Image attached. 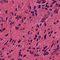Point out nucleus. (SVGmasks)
I'll return each mask as SVG.
<instances>
[{
	"label": "nucleus",
	"instance_id": "obj_4",
	"mask_svg": "<svg viewBox=\"0 0 60 60\" xmlns=\"http://www.w3.org/2000/svg\"><path fill=\"white\" fill-rule=\"evenodd\" d=\"M58 10H56V12L55 13V14H57V13H58Z\"/></svg>",
	"mask_w": 60,
	"mask_h": 60
},
{
	"label": "nucleus",
	"instance_id": "obj_41",
	"mask_svg": "<svg viewBox=\"0 0 60 60\" xmlns=\"http://www.w3.org/2000/svg\"><path fill=\"white\" fill-rule=\"evenodd\" d=\"M45 7H48V5H46V6H45Z\"/></svg>",
	"mask_w": 60,
	"mask_h": 60
},
{
	"label": "nucleus",
	"instance_id": "obj_44",
	"mask_svg": "<svg viewBox=\"0 0 60 60\" xmlns=\"http://www.w3.org/2000/svg\"><path fill=\"white\" fill-rule=\"evenodd\" d=\"M2 49L3 50H4V48H2Z\"/></svg>",
	"mask_w": 60,
	"mask_h": 60
},
{
	"label": "nucleus",
	"instance_id": "obj_13",
	"mask_svg": "<svg viewBox=\"0 0 60 60\" xmlns=\"http://www.w3.org/2000/svg\"><path fill=\"white\" fill-rule=\"evenodd\" d=\"M53 45H54V43H53L51 46V48H52L53 47Z\"/></svg>",
	"mask_w": 60,
	"mask_h": 60
},
{
	"label": "nucleus",
	"instance_id": "obj_64",
	"mask_svg": "<svg viewBox=\"0 0 60 60\" xmlns=\"http://www.w3.org/2000/svg\"><path fill=\"white\" fill-rule=\"evenodd\" d=\"M38 46V44H36V46Z\"/></svg>",
	"mask_w": 60,
	"mask_h": 60
},
{
	"label": "nucleus",
	"instance_id": "obj_59",
	"mask_svg": "<svg viewBox=\"0 0 60 60\" xmlns=\"http://www.w3.org/2000/svg\"><path fill=\"white\" fill-rule=\"evenodd\" d=\"M38 35H39V32H38Z\"/></svg>",
	"mask_w": 60,
	"mask_h": 60
},
{
	"label": "nucleus",
	"instance_id": "obj_62",
	"mask_svg": "<svg viewBox=\"0 0 60 60\" xmlns=\"http://www.w3.org/2000/svg\"><path fill=\"white\" fill-rule=\"evenodd\" d=\"M26 19V17H24V19L25 20V19Z\"/></svg>",
	"mask_w": 60,
	"mask_h": 60
},
{
	"label": "nucleus",
	"instance_id": "obj_2",
	"mask_svg": "<svg viewBox=\"0 0 60 60\" xmlns=\"http://www.w3.org/2000/svg\"><path fill=\"white\" fill-rule=\"evenodd\" d=\"M45 55L48 56V55H49V53L48 52H46L45 53Z\"/></svg>",
	"mask_w": 60,
	"mask_h": 60
},
{
	"label": "nucleus",
	"instance_id": "obj_17",
	"mask_svg": "<svg viewBox=\"0 0 60 60\" xmlns=\"http://www.w3.org/2000/svg\"><path fill=\"white\" fill-rule=\"evenodd\" d=\"M19 18H20V19H21V16H20H20H19Z\"/></svg>",
	"mask_w": 60,
	"mask_h": 60
},
{
	"label": "nucleus",
	"instance_id": "obj_52",
	"mask_svg": "<svg viewBox=\"0 0 60 60\" xmlns=\"http://www.w3.org/2000/svg\"><path fill=\"white\" fill-rule=\"evenodd\" d=\"M58 41H57V43H58Z\"/></svg>",
	"mask_w": 60,
	"mask_h": 60
},
{
	"label": "nucleus",
	"instance_id": "obj_28",
	"mask_svg": "<svg viewBox=\"0 0 60 60\" xmlns=\"http://www.w3.org/2000/svg\"><path fill=\"white\" fill-rule=\"evenodd\" d=\"M52 7L53 6L52 5H51L50 6V7Z\"/></svg>",
	"mask_w": 60,
	"mask_h": 60
},
{
	"label": "nucleus",
	"instance_id": "obj_43",
	"mask_svg": "<svg viewBox=\"0 0 60 60\" xmlns=\"http://www.w3.org/2000/svg\"><path fill=\"white\" fill-rule=\"evenodd\" d=\"M45 19V18H44V19H43V18L42 19L43 20V21H44V20Z\"/></svg>",
	"mask_w": 60,
	"mask_h": 60
},
{
	"label": "nucleus",
	"instance_id": "obj_24",
	"mask_svg": "<svg viewBox=\"0 0 60 60\" xmlns=\"http://www.w3.org/2000/svg\"><path fill=\"white\" fill-rule=\"evenodd\" d=\"M19 54H21V51L19 52Z\"/></svg>",
	"mask_w": 60,
	"mask_h": 60
},
{
	"label": "nucleus",
	"instance_id": "obj_57",
	"mask_svg": "<svg viewBox=\"0 0 60 60\" xmlns=\"http://www.w3.org/2000/svg\"><path fill=\"white\" fill-rule=\"evenodd\" d=\"M37 30H38V29H37L36 30V31H37Z\"/></svg>",
	"mask_w": 60,
	"mask_h": 60
},
{
	"label": "nucleus",
	"instance_id": "obj_29",
	"mask_svg": "<svg viewBox=\"0 0 60 60\" xmlns=\"http://www.w3.org/2000/svg\"><path fill=\"white\" fill-rule=\"evenodd\" d=\"M56 50H57V49H59V47H58V48H56Z\"/></svg>",
	"mask_w": 60,
	"mask_h": 60
},
{
	"label": "nucleus",
	"instance_id": "obj_16",
	"mask_svg": "<svg viewBox=\"0 0 60 60\" xmlns=\"http://www.w3.org/2000/svg\"><path fill=\"white\" fill-rule=\"evenodd\" d=\"M6 30V29L5 28H3V31H4V30Z\"/></svg>",
	"mask_w": 60,
	"mask_h": 60
},
{
	"label": "nucleus",
	"instance_id": "obj_1",
	"mask_svg": "<svg viewBox=\"0 0 60 60\" xmlns=\"http://www.w3.org/2000/svg\"><path fill=\"white\" fill-rule=\"evenodd\" d=\"M34 11H35V15L36 16L38 15L37 14V10H34Z\"/></svg>",
	"mask_w": 60,
	"mask_h": 60
},
{
	"label": "nucleus",
	"instance_id": "obj_30",
	"mask_svg": "<svg viewBox=\"0 0 60 60\" xmlns=\"http://www.w3.org/2000/svg\"><path fill=\"white\" fill-rule=\"evenodd\" d=\"M0 32H3V31L1 29H0Z\"/></svg>",
	"mask_w": 60,
	"mask_h": 60
},
{
	"label": "nucleus",
	"instance_id": "obj_33",
	"mask_svg": "<svg viewBox=\"0 0 60 60\" xmlns=\"http://www.w3.org/2000/svg\"><path fill=\"white\" fill-rule=\"evenodd\" d=\"M17 8H16L15 10L16 11H18V10H17Z\"/></svg>",
	"mask_w": 60,
	"mask_h": 60
},
{
	"label": "nucleus",
	"instance_id": "obj_31",
	"mask_svg": "<svg viewBox=\"0 0 60 60\" xmlns=\"http://www.w3.org/2000/svg\"><path fill=\"white\" fill-rule=\"evenodd\" d=\"M45 6V5H42V7H44Z\"/></svg>",
	"mask_w": 60,
	"mask_h": 60
},
{
	"label": "nucleus",
	"instance_id": "obj_40",
	"mask_svg": "<svg viewBox=\"0 0 60 60\" xmlns=\"http://www.w3.org/2000/svg\"><path fill=\"white\" fill-rule=\"evenodd\" d=\"M18 25H19V26H21V24H19Z\"/></svg>",
	"mask_w": 60,
	"mask_h": 60
},
{
	"label": "nucleus",
	"instance_id": "obj_58",
	"mask_svg": "<svg viewBox=\"0 0 60 60\" xmlns=\"http://www.w3.org/2000/svg\"><path fill=\"white\" fill-rule=\"evenodd\" d=\"M53 15H51V16L52 17H53Z\"/></svg>",
	"mask_w": 60,
	"mask_h": 60
},
{
	"label": "nucleus",
	"instance_id": "obj_35",
	"mask_svg": "<svg viewBox=\"0 0 60 60\" xmlns=\"http://www.w3.org/2000/svg\"><path fill=\"white\" fill-rule=\"evenodd\" d=\"M7 19H8V17H7L6 18V20H7Z\"/></svg>",
	"mask_w": 60,
	"mask_h": 60
},
{
	"label": "nucleus",
	"instance_id": "obj_51",
	"mask_svg": "<svg viewBox=\"0 0 60 60\" xmlns=\"http://www.w3.org/2000/svg\"><path fill=\"white\" fill-rule=\"evenodd\" d=\"M19 17L17 18V20H19Z\"/></svg>",
	"mask_w": 60,
	"mask_h": 60
},
{
	"label": "nucleus",
	"instance_id": "obj_14",
	"mask_svg": "<svg viewBox=\"0 0 60 60\" xmlns=\"http://www.w3.org/2000/svg\"><path fill=\"white\" fill-rule=\"evenodd\" d=\"M43 4H44V3H46L45 1H43L42 2Z\"/></svg>",
	"mask_w": 60,
	"mask_h": 60
},
{
	"label": "nucleus",
	"instance_id": "obj_45",
	"mask_svg": "<svg viewBox=\"0 0 60 60\" xmlns=\"http://www.w3.org/2000/svg\"><path fill=\"white\" fill-rule=\"evenodd\" d=\"M56 6H57V5H58V4H57V3H56Z\"/></svg>",
	"mask_w": 60,
	"mask_h": 60
},
{
	"label": "nucleus",
	"instance_id": "obj_55",
	"mask_svg": "<svg viewBox=\"0 0 60 60\" xmlns=\"http://www.w3.org/2000/svg\"><path fill=\"white\" fill-rule=\"evenodd\" d=\"M40 25V26H41V23Z\"/></svg>",
	"mask_w": 60,
	"mask_h": 60
},
{
	"label": "nucleus",
	"instance_id": "obj_12",
	"mask_svg": "<svg viewBox=\"0 0 60 60\" xmlns=\"http://www.w3.org/2000/svg\"><path fill=\"white\" fill-rule=\"evenodd\" d=\"M35 37L36 38L37 37V35H35Z\"/></svg>",
	"mask_w": 60,
	"mask_h": 60
},
{
	"label": "nucleus",
	"instance_id": "obj_23",
	"mask_svg": "<svg viewBox=\"0 0 60 60\" xmlns=\"http://www.w3.org/2000/svg\"><path fill=\"white\" fill-rule=\"evenodd\" d=\"M37 26L38 28H39V25L38 24L37 25Z\"/></svg>",
	"mask_w": 60,
	"mask_h": 60
},
{
	"label": "nucleus",
	"instance_id": "obj_54",
	"mask_svg": "<svg viewBox=\"0 0 60 60\" xmlns=\"http://www.w3.org/2000/svg\"><path fill=\"white\" fill-rule=\"evenodd\" d=\"M37 56H39V55H38V54H37Z\"/></svg>",
	"mask_w": 60,
	"mask_h": 60
},
{
	"label": "nucleus",
	"instance_id": "obj_9",
	"mask_svg": "<svg viewBox=\"0 0 60 60\" xmlns=\"http://www.w3.org/2000/svg\"><path fill=\"white\" fill-rule=\"evenodd\" d=\"M11 40H10V41H9V42H11V41L12 40V38H10Z\"/></svg>",
	"mask_w": 60,
	"mask_h": 60
},
{
	"label": "nucleus",
	"instance_id": "obj_53",
	"mask_svg": "<svg viewBox=\"0 0 60 60\" xmlns=\"http://www.w3.org/2000/svg\"><path fill=\"white\" fill-rule=\"evenodd\" d=\"M48 4H49V3H47L46 4V5Z\"/></svg>",
	"mask_w": 60,
	"mask_h": 60
},
{
	"label": "nucleus",
	"instance_id": "obj_48",
	"mask_svg": "<svg viewBox=\"0 0 60 60\" xmlns=\"http://www.w3.org/2000/svg\"><path fill=\"white\" fill-rule=\"evenodd\" d=\"M53 2H54V3H56V1H53Z\"/></svg>",
	"mask_w": 60,
	"mask_h": 60
},
{
	"label": "nucleus",
	"instance_id": "obj_46",
	"mask_svg": "<svg viewBox=\"0 0 60 60\" xmlns=\"http://www.w3.org/2000/svg\"><path fill=\"white\" fill-rule=\"evenodd\" d=\"M46 51H47V49H46L44 51V52H46Z\"/></svg>",
	"mask_w": 60,
	"mask_h": 60
},
{
	"label": "nucleus",
	"instance_id": "obj_32",
	"mask_svg": "<svg viewBox=\"0 0 60 60\" xmlns=\"http://www.w3.org/2000/svg\"><path fill=\"white\" fill-rule=\"evenodd\" d=\"M45 10H48V8H45Z\"/></svg>",
	"mask_w": 60,
	"mask_h": 60
},
{
	"label": "nucleus",
	"instance_id": "obj_7",
	"mask_svg": "<svg viewBox=\"0 0 60 60\" xmlns=\"http://www.w3.org/2000/svg\"><path fill=\"white\" fill-rule=\"evenodd\" d=\"M8 41H9V40H8L7 42H6V43L4 45H6V43H7V42H8Z\"/></svg>",
	"mask_w": 60,
	"mask_h": 60
},
{
	"label": "nucleus",
	"instance_id": "obj_37",
	"mask_svg": "<svg viewBox=\"0 0 60 60\" xmlns=\"http://www.w3.org/2000/svg\"><path fill=\"white\" fill-rule=\"evenodd\" d=\"M56 50L55 51H54L53 52V53H55L56 52Z\"/></svg>",
	"mask_w": 60,
	"mask_h": 60
},
{
	"label": "nucleus",
	"instance_id": "obj_38",
	"mask_svg": "<svg viewBox=\"0 0 60 60\" xmlns=\"http://www.w3.org/2000/svg\"><path fill=\"white\" fill-rule=\"evenodd\" d=\"M32 41H33V40H31L30 41V42H32Z\"/></svg>",
	"mask_w": 60,
	"mask_h": 60
},
{
	"label": "nucleus",
	"instance_id": "obj_60",
	"mask_svg": "<svg viewBox=\"0 0 60 60\" xmlns=\"http://www.w3.org/2000/svg\"><path fill=\"white\" fill-rule=\"evenodd\" d=\"M30 32V31H29V32H28L27 33V34H29V32Z\"/></svg>",
	"mask_w": 60,
	"mask_h": 60
},
{
	"label": "nucleus",
	"instance_id": "obj_42",
	"mask_svg": "<svg viewBox=\"0 0 60 60\" xmlns=\"http://www.w3.org/2000/svg\"><path fill=\"white\" fill-rule=\"evenodd\" d=\"M53 30H52V31H51V34H52V33H53Z\"/></svg>",
	"mask_w": 60,
	"mask_h": 60
},
{
	"label": "nucleus",
	"instance_id": "obj_6",
	"mask_svg": "<svg viewBox=\"0 0 60 60\" xmlns=\"http://www.w3.org/2000/svg\"><path fill=\"white\" fill-rule=\"evenodd\" d=\"M31 13H32V14H34V11H31Z\"/></svg>",
	"mask_w": 60,
	"mask_h": 60
},
{
	"label": "nucleus",
	"instance_id": "obj_27",
	"mask_svg": "<svg viewBox=\"0 0 60 60\" xmlns=\"http://www.w3.org/2000/svg\"><path fill=\"white\" fill-rule=\"evenodd\" d=\"M5 13H7V11H5Z\"/></svg>",
	"mask_w": 60,
	"mask_h": 60
},
{
	"label": "nucleus",
	"instance_id": "obj_19",
	"mask_svg": "<svg viewBox=\"0 0 60 60\" xmlns=\"http://www.w3.org/2000/svg\"><path fill=\"white\" fill-rule=\"evenodd\" d=\"M36 7L34 6V10H34L35 9V8H36Z\"/></svg>",
	"mask_w": 60,
	"mask_h": 60
},
{
	"label": "nucleus",
	"instance_id": "obj_5",
	"mask_svg": "<svg viewBox=\"0 0 60 60\" xmlns=\"http://www.w3.org/2000/svg\"><path fill=\"white\" fill-rule=\"evenodd\" d=\"M15 27V28L16 30H17V29H19L17 26H16Z\"/></svg>",
	"mask_w": 60,
	"mask_h": 60
},
{
	"label": "nucleus",
	"instance_id": "obj_25",
	"mask_svg": "<svg viewBox=\"0 0 60 60\" xmlns=\"http://www.w3.org/2000/svg\"><path fill=\"white\" fill-rule=\"evenodd\" d=\"M49 10L50 11H52V9H49Z\"/></svg>",
	"mask_w": 60,
	"mask_h": 60
},
{
	"label": "nucleus",
	"instance_id": "obj_8",
	"mask_svg": "<svg viewBox=\"0 0 60 60\" xmlns=\"http://www.w3.org/2000/svg\"><path fill=\"white\" fill-rule=\"evenodd\" d=\"M38 8H39V9L41 8V5L38 6Z\"/></svg>",
	"mask_w": 60,
	"mask_h": 60
},
{
	"label": "nucleus",
	"instance_id": "obj_26",
	"mask_svg": "<svg viewBox=\"0 0 60 60\" xmlns=\"http://www.w3.org/2000/svg\"><path fill=\"white\" fill-rule=\"evenodd\" d=\"M31 49V47H29V48H28V49Z\"/></svg>",
	"mask_w": 60,
	"mask_h": 60
},
{
	"label": "nucleus",
	"instance_id": "obj_22",
	"mask_svg": "<svg viewBox=\"0 0 60 60\" xmlns=\"http://www.w3.org/2000/svg\"><path fill=\"white\" fill-rule=\"evenodd\" d=\"M55 2H54V1L53 2H52V4H55Z\"/></svg>",
	"mask_w": 60,
	"mask_h": 60
},
{
	"label": "nucleus",
	"instance_id": "obj_47",
	"mask_svg": "<svg viewBox=\"0 0 60 60\" xmlns=\"http://www.w3.org/2000/svg\"><path fill=\"white\" fill-rule=\"evenodd\" d=\"M20 56H21V57L23 56V55H22V54H21Z\"/></svg>",
	"mask_w": 60,
	"mask_h": 60
},
{
	"label": "nucleus",
	"instance_id": "obj_21",
	"mask_svg": "<svg viewBox=\"0 0 60 60\" xmlns=\"http://www.w3.org/2000/svg\"><path fill=\"white\" fill-rule=\"evenodd\" d=\"M34 56H37V55H36V54H35L34 55Z\"/></svg>",
	"mask_w": 60,
	"mask_h": 60
},
{
	"label": "nucleus",
	"instance_id": "obj_18",
	"mask_svg": "<svg viewBox=\"0 0 60 60\" xmlns=\"http://www.w3.org/2000/svg\"><path fill=\"white\" fill-rule=\"evenodd\" d=\"M21 41V40H20V39H19V41H18V43H19V42H20Z\"/></svg>",
	"mask_w": 60,
	"mask_h": 60
},
{
	"label": "nucleus",
	"instance_id": "obj_63",
	"mask_svg": "<svg viewBox=\"0 0 60 60\" xmlns=\"http://www.w3.org/2000/svg\"><path fill=\"white\" fill-rule=\"evenodd\" d=\"M34 14H32V16H34Z\"/></svg>",
	"mask_w": 60,
	"mask_h": 60
},
{
	"label": "nucleus",
	"instance_id": "obj_50",
	"mask_svg": "<svg viewBox=\"0 0 60 60\" xmlns=\"http://www.w3.org/2000/svg\"><path fill=\"white\" fill-rule=\"evenodd\" d=\"M38 40H39V39L38 38L37 40V41H38Z\"/></svg>",
	"mask_w": 60,
	"mask_h": 60
},
{
	"label": "nucleus",
	"instance_id": "obj_34",
	"mask_svg": "<svg viewBox=\"0 0 60 60\" xmlns=\"http://www.w3.org/2000/svg\"><path fill=\"white\" fill-rule=\"evenodd\" d=\"M47 26V24H45V26Z\"/></svg>",
	"mask_w": 60,
	"mask_h": 60
},
{
	"label": "nucleus",
	"instance_id": "obj_15",
	"mask_svg": "<svg viewBox=\"0 0 60 60\" xmlns=\"http://www.w3.org/2000/svg\"><path fill=\"white\" fill-rule=\"evenodd\" d=\"M34 52V51H33L32 52H30V53L31 54H33V52Z\"/></svg>",
	"mask_w": 60,
	"mask_h": 60
},
{
	"label": "nucleus",
	"instance_id": "obj_56",
	"mask_svg": "<svg viewBox=\"0 0 60 60\" xmlns=\"http://www.w3.org/2000/svg\"><path fill=\"white\" fill-rule=\"evenodd\" d=\"M30 9H31V6H30Z\"/></svg>",
	"mask_w": 60,
	"mask_h": 60
},
{
	"label": "nucleus",
	"instance_id": "obj_49",
	"mask_svg": "<svg viewBox=\"0 0 60 60\" xmlns=\"http://www.w3.org/2000/svg\"><path fill=\"white\" fill-rule=\"evenodd\" d=\"M50 32H51L50 31V32H49L48 34H49L50 33Z\"/></svg>",
	"mask_w": 60,
	"mask_h": 60
},
{
	"label": "nucleus",
	"instance_id": "obj_20",
	"mask_svg": "<svg viewBox=\"0 0 60 60\" xmlns=\"http://www.w3.org/2000/svg\"><path fill=\"white\" fill-rule=\"evenodd\" d=\"M18 60H22V59H20V58H18Z\"/></svg>",
	"mask_w": 60,
	"mask_h": 60
},
{
	"label": "nucleus",
	"instance_id": "obj_3",
	"mask_svg": "<svg viewBox=\"0 0 60 60\" xmlns=\"http://www.w3.org/2000/svg\"><path fill=\"white\" fill-rule=\"evenodd\" d=\"M46 35H47V34H45V35L44 36V39H47V38H46Z\"/></svg>",
	"mask_w": 60,
	"mask_h": 60
},
{
	"label": "nucleus",
	"instance_id": "obj_39",
	"mask_svg": "<svg viewBox=\"0 0 60 60\" xmlns=\"http://www.w3.org/2000/svg\"><path fill=\"white\" fill-rule=\"evenodd\" d=\"M43 49H44L45 50V49H46V48H45V47H44L43 48Z\"/></svg>",
	"mask_w": 60,
	"mask_h": 60
},
{
	"label": "nucleus",
	"instance_id": "obj_36",
	"mask_svg": "<svg viewBox=\"0 0 60 60\" xmlns=\"http://www.w3.org/2000/svg\"><path fill=\"white\" fill-rule=\"evenodd\" d=\"M11 13H12V16H13V12Z\"/></svg>",
	"mask_w": 60,
	"mask_h": 60
},
{
	"label": "nucleus",
	"instance_id": "obj_11",
	"mask_svg": "<svg viewBox=\"0 0 60 60\" xmlns=\"http://www.w3.org/2000/svg\"><path fill=\"white\" fill-rule=\"evenodd\" d=\"M36 2L37 3H40V2H40V1H36Z\"/></svg>",
	"mask_w": 60,
	"mask_h": 60
},
{
	"label": "nucleus",
	"instance_id": "obj_61",
	"mask_svg": "<svg viewBox=\"0 0 60 60\" xmlns=\"http://www.w3.org/2000/svg\"><path fill=\"white\" fill-rule=\"evenodd\" d=\"M26 56V55H24L23 56V57H25V56Z\"/></svg>",
	"mask_w": 60,
	"mask_h": 60
},
{
	"label": "nucleus",
	"instance_id": "obj_10",
	"mask_svg": "<svg viewBox=\"0 0 60 60\" xmlns=\"http://www.w3.org/2000/svg\"><path fill=\"white\" fill-rule=\"evenodd\" d=\"M8 34H6L5 35V36H8Z\"/></svg>",
	"mask_w": 60,
	"mask_h": 60
}]
</instances>
